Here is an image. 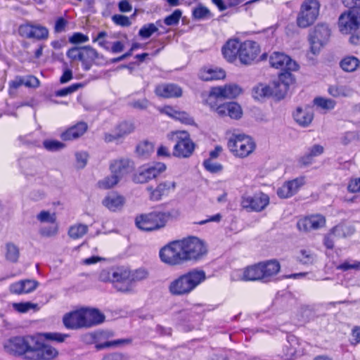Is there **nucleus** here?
I'll list each match as a JSON object with an SVG mask.
<instances>
[{"instance_id": "f257e3e1", "label": "nucleus", "mask_w": 360, "mask_h": 360, "mask_svg": "<svg viewBox=\"0 0 360 360\" xmlns=\"http://www.w3.org/2000/svg\"><path fill=\"white\" fill-rule=\"evenodd\" d=\"M207 254L205 242L197 236H189L174 240L160 248V261L169 266H179L186 263H197Z\"/></svg>"}, {"instance_id": "f03ea898", "label": "nucleus", "mask_w": 360, "mask_h": 360, "mask_svg": "<svg viewBox=\"0 0 360 360\" xmlns=\"http://www.w3.org/2000/svg\"><path fill=\"white\" fill-rule=\"evenodd\" d=\"M7 347L14 354L26 360H55L59 356L57 348L35 335L13 337L8 340Z\"/></svg>"}, {"instance_id": "7ed1b4c3", "label": "nucleus", "mask_w": 360, "mask_h": 360, "mask_svg": "<svg viewBox=\"0 0 360 360\" xmlns=\"http://www.w3.org/2000/svg\"><path fill=\"white\" fill-rule=\"evenodd\" d=\"M148 276V271L143 267L131 269L124 266H117L101 271L98 280L111 283L117 292L131 294L135 292L136 284L146 280Z\"/></svg>"}, {"instance_id": "20e7f679", "label": "nucleus", "mask_w": 360, "mask_h": 360, "mask_svg": "<svg viewBox=\"0 0 360 360\" xmlns=\"http://www.w3.org/2000/svg\"><path fill=\"white\" fill-rule=\"evenodd\" d=\"M104 321V314L95 308L82 307L66 313L63 317V323L69 330L91 328Z\"/></svg>"}, {"instance_id": "39448f33", "label": "nucleus", "mask_w": 360, "mask_h": 360, "mask_svg": "<svg viewBox=\"0 0 360 360\" xmlns=\"http://www.w3.org/2000/svg\"><path fill=\"white\" fill-rule=\"evenodd\" d=\"M280 271L281 264L277 259H268L242 269L240 279L245 282L269 283L274 280Z\"/></svg>"}, {"instance_id": "423d86ee", "label": "nucleus", "mask_w": 360, "mask_h": 360, "mask_svg": "<svg viewBox=\"0 0 360 360\" xmlns=\"http://www.w3.org/2000/svg\"><path fill=\"white\" fill-rule=\"evenodd\" d=\"M205 271L195 268L179 275L172 280L168 286L173 296H187L206 280Z\"/></svg>"}, {"instance_id": "0eeeda50", "label": "nucleus", "mask_w": 360, "mask_h": 360, "mask_svg": "<svg viewBox=\"0 0 360 360\" xmlns=\"http://www.w3.org/2000/svg\"><path fill=\"white\" fill-rule=\"evenodd\" d=\"M338 26L341 34L350 35L349 42L360 43V9H348L339 16Z\"/></svg>"}, {"instance_id": "6e6552de", "label": "nucleus", "mask_w": 360, "mask_h": 360, "mask_svg": "<svg viewBox=\"0 0 360 360\" xmlns=\"http://www.w3.org/2000/svg\"><path fill=\"white\" fill-rule=\"evenodd\" d=\"M229 152L236 158L244 159L251 155L256 150L254 139L245 134H233L227 141Z\"/></svg>"}, {"instance_id": "1a4fd4ad", "label": "nucleus", "mask_w": 360, "mask_h": 360, "mask_svg": "<svg viewBox=\"0 0 360 360\" xmlns=\"http://www.w3.org/2000/svg\"><path fill=\"white\" fill-rule=\"evenodd\" d=\"M169 139L174 142L172 156L186 159L191 157L196 148V144L191 138L190 134L185 130L172 131Z\"/></svg>"}, {"instance_id": "9d476101", "label": "nucleus", "mask_w": 360, "mask_h": 360, "mask_svg": "<svg viewBox=\"0 0 360 360\" xmlns=\"http://www.w3.org/2000/svg\"><path fill=\"white\" fill-rule=\"evenodd\" d=\"M321 4L318 0H304L301 6L296 18V23L300 28H307L317 20Z\"/></svg>"}, {"instance_id": "9b49d317", "label": "nucleus", "mask_w": 360, "mask_h": 360, "mask_svg": "<svg viewBox=\"0 0 360 360\" xmlns=\"http://www.w3.org/2000/svg\"><path fill=\"white\" fill-rule=\"evenodd\" d=\"M331 30L325 22L316 24L309 32V41L311 53L316 54L329 41Z\"/></svg>"}, {"instance_id": "f8f14e48", "label": "nucleus", "mask_w": 360, "mask_h": 360, "mask_svg": "<svg viewBox=\"0 0 360 360\" xmlns=\"http://www.w3.org/2000/svg\"><path fill=\"white\" fill-rule=\"evenodd\" d=\"M261 48L259 44L252 40H245L241 41L240 51V62L243 65H251L267 58V53L260 55Z\"/></svg>"}, {"instance_id": "ddd939ff", "label": "nucleus", "mask_w": 360, "mask_h": 360, "mask_svg": "<svg viewBox=\"0 0 360 360\" xmlns=\"http://www.w3.org/2000/svg\"><path fill=\"white\" fill-rule=\"evenodd\" d=\"M212 111L221 117H229L232 120H239L243 112L240 104L237 102L229 101L217 105L216 101H207Z\"/></svg>"}, {"instance_id": "4468645a", "label": "nucleus", "mask_w": 360, "mask_h": 360, "mask_svg": "<svg viewBox=\"0 0 360 360\" xmlns=\"http://www.w3.org/2000/svg\"><path fill=\"white\" fill-rule=\"evenodd\" d=\"M136 226L143 231L152 232L163 228L159 211L138 214L135 217Z\"/></svg>"}, {"instance_id": "2eb2a0df", "label": "nucleus", "mask_w": 360, "mask_h": 360, "mask_svg": "<svg viewBox=\"0 0 360 360\" xmlns=\"http://www.w3.org/2000/svg\"><path fill=\"white\" fill-rule=\"evenodd\" d=\"M166 170V165L162 162H155L151 166H142L134 174L132 179L136 184H146Z\"/></svg>"}, {"instance_id": "dca6fc26", "label": "nucleus", "mask_w": 360, "mask_h": 360, "mask_svg": "<svg viewBox=\"0 0 360 360\" xmlns=\"http://www.w3.org/2000/svg\"><path fill=\"white\" fill-rule=\"evenodd\" d=\"M269 204V197L263 192L256 193L253 195H243L240 200L241 207L248 212H262Z\"/></svg>"}, {"instance_id": "f3484780", "label": "nucleus", "mask_w": 360, "mask_h": 360, "mask_svg": "<svg viewBox=\"0 0 360 360\" xmlns=\"http://www.w3.org/2000/svg\"><path fill=\"white\" fill-rule=\"evenodd\" d=\"M243 93L242 88L233 83L226 84L223 86H213L210 89L207 101H214L219 98L233 99Z\"/></svg>"}, {"instance_id": "a211bd4d", "label": "nucleus", "mask_w": 360, "mask_h": 360, "mask_svg": "<svg viewBox=\"0 0 360 360\" xmlns=\"http://www.w3.org/2000/svg\"><path fill=\"white\" fill-rule=\"evenodd\" d=\"M18 32L21 37L37 40H46L49 34L47 27L40 24H33L30 22H26L20 25Z\"/></svg>"}, {"instance_id": "6ab92c4d", "label": "nucleus", "mask_w": 360, "mask_h": 360, "mask_svg": "<svg viewBox=\"0 0 360 360\" xmlns=\"http://www.w3.org/2000/svg\"><path fill=\"white\" fill-rule=\"evenodd\" d=\"M326 219L321 214H312L300 218L297 223V229L304 232H309L323 228Z\"/></svg>"}, {"instance_id": "aec40b11", "label": "nucleus", "mask_w": 360, "mask_h": 360, "mask_svg": "<svg viewBox=\"0 0 360 360\" xmlns=\"http://www.w3.org/2000/svg\"><path fill=\"white\" fill-rule=\"evenodd\" d=\"M306 184V176H297L293 179L285 181L277 190L280 198L286 199L295 195L300 188Z\"/></svg>"}, {"instance_id": "412c9836", "label": "nucleus", "mask_w": 360, "mask_h": 360, "mask_svg": "<svg viewBox=\"0 0 360 360\" xmlns=\"http://www.w3.org/2000/svg\"><path fill=\"white\" fill-rule=\"evenodd\" d=\"M269 64L271 68L281 71L297 70L299 68L298 64L288 55L278 51H275L271 54Z\"/></svg>"}, {"instance_id": "4be33fe9", "label": "nucleus", "mask_w": 360, "mask_h": 360, "mask_svg": "<svg viewBox=\"0 0 360 360\" xmlns=\"http://www.w3.org/2000/svg\"><path fill=\"white\" fill-rule=\"evenodd\" d=\"M292 70H282L278 75V80L274 82L275 96L283 98L287 94L290 85L295 82V79L292 74Z\"/></svg>"}, {"instance_id": "5701e85b", "label": "nucleus", "mask_w": 360, "mask_h": 360, "mask_svg": "<svg viewBox=\"0 0 360 360\" xmlns=\"http://www.w3.org/2000/svg\"><path fill=\"white\" fill-rule=\"evenodd\" d=\"M154 93L162 98H179L183 96V89L176 83H160L155 86Z\"/></svg>"}, {"instance_id": "b1692460", "label": "nucleus", "mask_w": 360, "mask_h": 360, "mask_svg": "<svg viewBox=\"0 0 360 360\" xmlns=\"http://www.w3.org/2000/svg\"><path fill=\"white\" fill-rule=\"evenodd\" d=\"M174 181H164L160 182L155 188L148 186L147 191L149 194V199L151 201H159L163 197L168 196L173 193L176 188Z\"/></svg>"}, {"instance_id": "393cba45", "label": "nucleus", "mask_w": 360, "mask_h": 360, "mask_svg": "<svg viewBox=\"0 0 360 360\" xmlns=\"http://www.w3.org/2000/svg\"><path fill=\"white\" fill-rule=\"evenodd\" d=\"M198 78L203 82L224 80L226 77V70L218 66L207 65L202 66L198 71Z\"/></svg>"}, {"instance_id": "a878e982", "label": "nucleus", "mask_w": 360, "mask_h": 360, "mask_svg": "<svg viewBox=\"0 0 360 360\" xmlns=\"http://www.w3.org/2000/svg\"><path fill=\"white\" fill-rule=\"evenodd\" d=\"M241 41L238 38L228 39L221 47V53L224 58L229 63H234L237 58L240 59Z\"/></svg>"}, {"instance_id": "bb28decb", "label": "nucleus", "mask_w": 360, "mask_h": 360, "mask_svg": "<svg viewBox=\"0 0 360 360\" xmlns=\"http://www.w3.org/2000/svg\"><path fill=\"white\" fill-rule=\"evenodd\" d=\"M88 124L84 121L76 122L65 129L60 135L64 141H71L81 138L88 130Z\"/></svg>"}, {"instance_id": "cd10ccee", "label": "nucleus", "mask_w": 360, "mask_h": 360, "mask_svg": "<svg viewBox=\"0 0 360 360\" xmlns=\"http://www.w3.org/2000/svg\"><path fill=\"white\" fill-rule=\"evenodd\" d=\"M134 168V162L128 158L114 160L110 164L111 173L116 175L120 179L129 174Z\"/></svg>"}, {"instance_id": "c85d7f7f", "label": "nucleus", "mask_w": 360, "mask_h": 360, "mask_svg": "<svg viewBox=\"0 0 360 360\" xmlns=\"http://www.w3.org/2000/svg\"><path fill=\"white\" fill-rule=\"evenodd\" d=\"M125 203V197L116 191L108 193L102 200L103 205L114 212L122 210Z\"/></svg>"}, {"instance_id": "c756f323", "label": "nucleus", "mask_w": 360, "mask_h": 360, "mask_svg": "<svg viewBox=\"0 0 360 360\" xmlns=\"http://www.w3.org/2000/svg\"><path fill=\"white\" fill-rule=\"evenodd\" d=\"M38 286V282L34 280H21L11 284L9 290L14 295L27 294L34 291Z\"/></svg>"}, {"instance_id": "7c9ffc66", "label": "nucleus", "mask_w": 360, "mask_h": 360, "mask_svg": "<svg viewBox=\"0 0 360 360\" xmlns=\"http://www.w3.org/2000/svg\"><path fill=\"white\" fill-rule=\"evenodd\" d=\"M292 115L296 123L302 127H309L314 120V112L310 107H297Z\"/></svg>"}, {"instance_id": "2f4dec72", "label": "nucleus", "mask_w": 360, "mask_h": 360, "mask_svg": "<svg viewBox=\"0 0 360 360\" xmlns=\"http://www.w3.org/2000/svg\"><path fill=\"white\" fill-rule=\"evenodd\" d=\"M342 234L344 236V229L342 226L336 225L332 227L328 233L324 234L323 238V244L327 250H333L335 248V241Z\"/></svg>"}, {"instance_id": "473e14b6", "label": "nucleus", "mask_w": 360, "mask_h": 360, "mask_svg": "<svg viewBox=\"0 0 360 360\" xmlns=\"http://www.w3.org/2000/svg\"><path fill=\"white\" fill-rule=\"evenodd\" d=\"M96 57V51L89 46H86L82 47L79 61L82 63V68L84 70H89L91 68Z\"/></svg>"}, {"instance_id": "72a5a7b5", "label": "nucleus", "mask_w": 360, "mask_h": 360, "mask_svg": "<svg viewBox=\"0 0 360 360\" xmlns=\"http://www.w3.org/2000/svg\"><path fill=\"white\" fill-rule=\"evenodd\" d=\"M181 210L178 207H172L166 211H159L161 223L163 228L169 221L177 220L181 216Z\"/></svg>"}, {"instance_id": "f704fd0d", "label": "nucleus", "mask_w": 360, "mask_h": 360, "mask_svg": "<svg viewBox=\"0 0 360 360\" xmlns=\"http://www.w3.org/2000/svg\"><path fill=\"white\" fill-rule=\"evenodd\" d=\"M135 129L134 124L131 121L124 120L116 124L113 129L120 139L132 133Z\"/></svg>"}, {"instance_id": "c9c22d12", "label": "nucleus", "mask_w": 360, "mask_h": 360, "mask_svg": "<svg viewBox=\"0 0 360 360\" xmlns=\"http://www.w3.org/2000/svg\"><path fill=\"white\" fill-rule=\"evenodd\" d=\"M360 65V60L353 56H347L340 62V66L345 72H352L355 71Z\"/></svg>"}, {"instance_id": "e433bc0d", "label": "nucleus", "mask_w": 360, "mask_h": 360, "mask_svg": "<svg viewBox=\"0 0 360 360\" xmlns=\"http://www.w3.org/2000/svg\"><path fill=\"white\" fill-rule=\"evenodd\" d=\"M38 338H41L44 340L54 342L56 343H63L70 337L68 333H62L58 332H44L37 333Z\"/></svg>"}, {"instance_id": "4c0bfd02", "label": "nucleus", "mask_w": 360, "mask_h": 360, "mask_svg": "<svg viewBox=\"0 0 360 360\" xmlns=\"http://www.w3.org/2000/svg\"><path fill=\"white\" fill-rule=\"evenodd\" d=\"M328 92L331 96L335 98L347 97L351 94V89L347 86L336 84L330 85Z\"/></svg>"}, {"instance_id": "58836bf2", "label": "nucleus", "mask_w": 360, "mask_h": 360, "mask_svg": "<svg viewBox=\"0 0 360 360\" xmlns=\"http://www.w3.org/2000/svg\"><path fill=\"white\" fill-rule=\"evenodd\" d=\"M275 96L274 94V86L271 88L269 86L259 84L253 89V96L255 98L259 100L271 96Z\"/></svg>"}, {"instance_id": "ea45409f", "label": "nucleus", "mask_w": 360, "mask_h": 360, "mask_svg": "<svg viewBox=\"0 0 360 360\" xmlns=\"http://www.w3.org/2000/svg\"><path fill=\"white\" fill-rule=\"evenodd\" d=\"M132 342L131 338H123V339H117L112 341H106L102 343H96L95 345V348L97 350H102L105 348L109 347H117L124 345H130Z\"/></svg>"}, {"instance_id": "a19ab883", "label": "nucleus", "mask_w": 360, "mask_h": 360, "mask_svg": "<svg viewBox=\"0 0 360 360\" xmlns=\"http://www.w3.org/2000/svg\"><path fill=\"white\" fill-rule=\"evenodd\" d=\"M154 151V144L148 141H143L136 147V153L141 157H148Z\"/></svg>"}, {"instance_id": "79ce46f5", "label": "nucleus", "mask_w": 360, "mask_h": 360, "mask_svg": "<svg viewBox=\"0 0 360 360\" xmlns=\"http://www.w3.org/2000/svg\"><path fill=\"white\" fill-rule=\"evenodd\" d=\"M5 257L8 261L16 263L20 257V250L18 246L13 243H6Z\"/></svg>"}, {"instance_id": "37998d69", "label": "nucleus", "mask_w": 360, "mask_h": 360, "mask_svg": "<svg viewBox=\"0 0 360 360\" xmlns=\"http://www.w3.org/2000/svg\"><path fill=\"white\" fill-rule=\"evenodd\" d=\"M82 86L83 84L81 83H74L68 86L55 91L53 94V96L56 97H65L75 93Z\"/></svg>"}, {"instance_id": "c03bdc74", "label": "nucleus", "mask_w": 360, "mask_h": 360, "mask_svg": "<svg viewBox=\"0 0 360 360\" xmlns=\"http://www.w3.org/2000/svg\"><path fill=\"white\" fill-rule=\"evenodd\" d=\"M88 231V227L84 224H77L70 226L68 235L71 238L78 239L84 236Z\"/></svg>"}, {"instance_id": "a18cd8bd", "label": "nucleus", "mask_w": 360, "mask_h": 360, "mask_svg": "<svg viewBox=\"0 0 360 360\" xmlns=\"http://www.w3.org/2000/svg\"><path fill=\"white\" fill-rule=\"evenodd\" d=\"M314 104L322 110H330L335 108L336 102L330 98L316 97L314 99Z\"/></svg>"}, {"instance_id": "49530a36", "label": "nucleus", "mask_w": 360, "mask_h": 360, "mask_svg": "<svg viewBox=\"0 0 360 360\" xmlns=\"http://www.w3.org/2000/svg\"><path fill=\"white\" fill-rule=\"evenodd\" d=\"M120 180L116 175L112 174V175L106 176L103 180L98 181V186L102 189H110L117 185Z\"/></svg>"}, {"instance_id": "de8ad7c7", "label": "nucleus", "mask_w": 360, "mask_h": 360, "mask_svg": "<svg viewBox=\"0 0 360 360\" xmlns=\"http://www.w3.org/2000/svg\"><path fill=\"white\" fill-rule=\"evenodd\" d=\"M158 28L153 23H148L143 25L139 31V35L143 39L150 37L155 32H158Z\"/></svg>"}, {"instance_id": "09e8293b", "label": "nucleus", "mask_w": 360, "mask_h": 360, "mask_svg": "<svg viewBox=\"0 0 360 360\" xmlns=\"http://www.w3.org/2000/svg\"><path fill=\"white\" fill-rule=\"evenodd\" d=\"M182 12L180 9L174 10L172 14L167 15L164 19V22L167 26L176 25L179 24Z\"/></svg>"}, {"instance_id": "8fccbe9b", "label": "nucleus", "mask_w": 360, "mask_h": 360, "mask_svg": "<svg viewBox=\"0 0 360 360\" xmlns=\"http://www.w3.org/2000/svg\"><path fill=\"white\" fill-rule=\"evenodd\" d=\"M192 15L193 18L198 20L207 18L211 16L210 10L207 8L201 5L195 7L193 9Z\"/></svg>"}, {"instance_id": "3c124183", "label": "nucleus", "mask_w": 360, "mask_h": 360, "mask_svg": "<svg viewBox=\"0 0 360 360\" xmlns=\"http://www.w3.org/2000/svg\"><path fill=\"white\" fill-rule=\"evenodd\" d=\"M37 219L41 223L49 222L50 224L56 223V214L55 212L50 213L49 211L42 210L37 216Z\"/></svg>"}, {"instance_id": "603ef678", "label": "nucleus", "mask_w": 360, "mask_h": 360, "mask_svg": "<svg viewBox=\"0 0 360 360\" xmlns=\"http://www.w3.org/2000/svg\"><path fill=\"white\" fill-rule=\"evenodd\" d=\"M75 162L76 167L78 169H83L86 167L88 159L89 153L86 151H77L75 153Z\"/></svg>"}, {"instance_id": "864d4df0", "label": "nucleus", "mask_w": 360, "mask_h": 360, "mask_svg": "<svg viewBox=\"0 0 360 360\" xmlns=\"http://www.w3.org/2000/svg\"><path fill=\"white\" fill-rule=\"evenodd\" d=\"M174 120L186 125H193L195 124L193 118L186 111L178 110Z\"/></svg>"}, {"instance_id": "5fc2aeb1", "label": "nucleus", "mask_w": 360, "mask_h": 360, "mask_svg": "<svg viewBox=\"0 0 360 360\" xmlns=\"http://www.w3.org/2000/svg\"><path fill=\"white\" fill-rule=\"evenodd\" d=\"M13 308L15 311L24 314L27 312L29 310L32 309H34L37 304L31 303L30 302H14L12 304Z\"/></svg>"}, {"instance_id": "6e6d98bb", "label": "nucleus", "mask_w": 360, "mask_h": 360, "mask_svg": "<svg viewBox=\"0 0 360 360\" xmlns=\"http://www.w3.org/2000/svg\"><path fill=\"white\" fill-rule=\"evenodd\" d=\"M44 148L49 151H57L63 149L65 145L57 140H45L43 142Z\"/></svg>"}, {"instance_id": "4d7b16f0", "label": "nucleus", "mask_w": 360, "mask_h": 360, "mask_svg": "<svg viewBox=\"0 0 360 360\" xmlns=\"http://www.w3.org/2000/svg\"><path fill=\"white\" fill-rule=\"evenodd\" d=\"M299 260L305 264H312L314 260V254L310 250L302 249L300 252Z\"/></svg>"}, {"instance_id": "13d9d810", "label": "nucleus", "mask_w": 360, "mask_h": 360, "mask_svg": "<svg viewBox=\"0 0 360 360\" xmlns=\"http://www.w3.org/2000/svg\"><path fill=\"white\" fill-rule=\"evenodd\" d=\"M89 39V37L86 34L77 32H74L69 37V42L72 44H79L87 42Z\"/></svg>"}, {"instance_id": "bf43d9fd", "label": "nucleus", "mask_w": 360, "mask_h": 360, "mask_svg": "<svg viewBox=\"0 0 360 360\" xmlns=\"http://www.w3.org/2000/svg\"><path fill=\"white\" fill-rule=\"evenodd\" d=\"M203 166L207 171L212 173H217L222 170V166L219 163L212 162L210 158L204 160Z\"/></svg>"}, {"instance_id": "052dcab7", "label": "nucleus", "mask_w": 360, "mask_h": 360, "mask_svg": "<svg viewBox=\"0 0 360 360\" xmlns=\"http://www.w3.org/2000/svg\"><path fill=\"white\" fill-rule=\"evenodd\" d=\"M68 21L64 17H58L55 21L53 30L55 33H61L66 30Z\"/></svg>"}, {"instance_id": "680f3d73", "label": "nucleus", "mask_w": 360, "mask_h": 360, "mask_svg": "<svg viewBox=\"0 0 360 360\" xmlns=\"http://www.w3.org/2000/svg\"><path fill=\"white\" fill-rule=\"evenodd\" d=\"M49 226L42 227L40 229V234L44 237H51L57 234L58 231V226L57 222L56 224H51Z\"/></svg>"}, {"instance_id": "e2e57ef3", "label": "nucleus", "mask_w": 360, "mask_h": 360, "mask_svg": "<svg viewBox=\"0 0 360 360\" xmlns=\"http://www.w3.org/2000/svg\"><path fill=\"white\" fill-rule=\"evenodd\" d=\"M112 20L115 24L121 27H129L131 24L129 17L120 14L112 15Z\"/></svg>"}, {"instance_id": "0e129e2a", "label": "nucleus", "mask_w": 360, "mask_h": 360, "mask_svg": "<svg viewBox=\"0 0 360 360\" xmlns=\"http://www.w3.org/2000/svg\"><path fill=\"white\" fill-rule=\"evenodd\" d=\"M336 269L341 270L342 271H347L350 269L359 270L360 262L354 261L353 264H350L349 261H345L344 262L338 264L336 266Z\"/></svg>"}, {"instance_id": "69168bd1", "label": "nucleus", "mask_w": 360, "mask_h": 360, "mask_svg": "<svg viewBox=\"0 0 360 360\" xmlns=\"http://www.w3.org/2000/svg\"><path fill=\"white\" fill-rule=\"evenodd\" d=\"M107 37V32L105 31H101L98 32L96 37L93 39V41H98V45L105 50H109L108 41L105 39Z\"/></svg>"}, {"instance_id": "338daca9", "label": "nucleus", "mask_w": 360, "mask_h": 360, "mask_svg": "<svg viewBox=\"0 0 360 360\" xmlns=\"http://www.w3.org/2000/svg\"><path fill=\"white\" fill-rule=\"evenodd\" d=\"M179 110L169 105H165L159 109L161 114L165 115L172 119H174Z\"/></svg>"}, {"instance_id": "774afa93", "label": "nucleus", "mask_w": 360, "mask_h": 360, "mask_svg": "<svg viewBox=\"0 0 360 360\" xmlns=\"http://www.w3.org/2000/svg\"><path fill=\"white\" fill-rule=\"evenodd\" d=\"M347 191L352 193H360V178H352L347 185Z\"/></svg>"}]
</instances>
